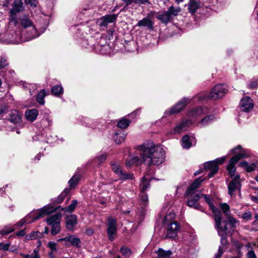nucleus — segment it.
I'll return each instance as SVG.
<instances>
[{
	"instance_id": "nucleus-1",
	"label": "nucleus",
	"mask_w": 258,
	"mask_h": 258,
	"mask_svg": "<svg viewBox=\"0 0 258 258\" xmlns=\"http://www.w3.org/2000/svg\"><path fill=\"white\" fill-rule=\"evenodd\" d=\"M137 149L146 165L158 166L165 160V153L163 148L153 142L144 143L138 146Z\"/></svg>"
},
{
	"instance_id": "nucleus-2",
	"label": "nucleus",
	"mask_w": 258,
	"mask_h": 258,
	"mask_svg": "<svg viewBox=\"0 0 258 258\" xmlns=\"http://www.w3.org/2000/svg\"><path fill=\"white\" fill-rule=\"evenodd\" d=\"M56 208L51 205H47L37 211L30 212L23 219L20 220L17 223L18 226H22L24 224H31L46 215H48L55 212Z\"/></svg>"
},
{
	"instance_id": "nucleus-3",
	"label": "nucleus",
	"mask_w": 258,
	"mask_h": 258,
	"mask_svg": "<svg viewBox=\"0 0 258 258\" xmlns=\"http://www.w3.org/2000/svg\"><path fill=\"white\" fill-rule=\"evenodd\" d=\"M231 152L235 154V155L230 159L227 168L231 177H232L236 170L235 165L240 159L245 158L248 155L240 145L232 150Z\"/></svg>"
},
{
	"instance_id": "nucleus-4",
	"label": "nucleus",
	"mask_w": 258,
	"mask_h": 258,
	"mask_svg": "<svg viewBox=\"0 0 258 258\" xmlns=\"http://www.w3.org/2000/svg\"><path fill=\"white\" fill-rule=\"evenodd\" d=\"M181 12V9L179 7H170L167 11L159 13L156 18L162 23L167 24L171 22L172 19L177 16Z\"/></svg>"
},
{
	"instance_id": "nucleus-5",
	"label": "nucleus",
	"mask_w": 258,
	"mask_h": 258,
	"mask_svg": "<svg viewBox=\"0 0 258 258\" xmlns=\"http://www.w3.org/2000/svg\"><path fill=\"white\" fill-rule=\"evenodd\" d=\"M213 213L215 215V221L216 228L218 231L219 236L227 235V234L230 233L233 231L232 228L229 229L227 226L228 224L227 222L225 223L224 226L223 227L221 226L222 221V214L219 209H213Z\"/></svg>"
},
{
	"instance_id": "nucleus-6",
	"label": "nucleus",
	"mask_w": 258,
	"mask_h": 258,
	"mask_svg": "<svg viewBox=\"0 0 258 258\" xmlns=\"http://www.w3.org/2000/svg\"><path fill=\"white\" fill-rule=\"evenodd\" d=\"M226 160L225 157L220 158H217L215 160L206 162L204 163V169L206 170H210V172L208 175V177L210 178L212 177L219 170V164H221Z\"/></svg>"
},
{
	"instance_id": "nucleus-7",
	"label": "nucleus",
	"mask_w": 258,
	"mask_h": 258,
	"mask_svg": "<svg viewBox=\"0 0 258 258\" xmlns=\"http://www.w3.org/2000/svg\"><path fill=\"white\" fill-rule=\"evenodd\" d=\"M20 23L24 28H31V34L29 36V39H32L38 37L39 34L37 32L33 22L26 15H24L19 18Z\"/></svg>"
},
{
	"instance_id": "nucleus-8",
	"label": "nucleus",
	"mask_w": 258,
	"mask_h": 258,
	"mask_svg": "<svg viewBox=\"0 0 258 258\" xmlns=\"http://www.w3.org/2000/svg\"><path fill=\"white\" fill-rule=\"evenodd\" d=\"M228 89L223 85L218 84L212 88L209 94V97L213 100L222 98L227 92Z\"/></svg>"
},
{
	"instance_id": "nucleus-9",
	"label": "nucleus",
	"mask_w": 258,
	"mask_h": 258,
	"mask_svg": "<svg viewBox=\"0 0 258 258\" xmlns=\"http://www.w3.org/2000/svg\"><path fill=\"white\" fill-rule=\"evenodd\" d=\"M240 188L241 182L240 176L239 175H236L228 184V194L232 197L235 195L236 192H240Z\"/></svg>"
},
{
	"instance_id": "nucleus-10",
	"label": "nucleus",
	"mask_w": 258,
	"mask_h": 258,
	"mask_svg": "<svg viewBox=\"0 0 258 258\" xmlns=\"http://www.w3.org/2000/svg\"><path fill=\"white\" fill-rule=\"evenodd\" d=\"M112 169L113 172L119 177L120 179H132L133 174L130 172H126L123 170L118 163H112Z\"/></svg>"
},
{
	"instance_id": "nucleus-11",
	"label": "nucleus",
	"mask_w": 258,
	"mask_h": 258,
	"mask_svg": "<svg viewBox=\"0 0 258 258\" xmlns=\"http://www.w3.org/2000/svg\"><path fill=\"white\" fill-rule=\"evenodd\" d=\"M23 3L21 0H15L12 4V8L10 10L11 21L17 23L16 15L23 11Z\"/></svg>"
},
{
	"instance_id": "nucleus-12",
	"label": "nucleus",
	"mask_w": 258,
	"mask_h": 258,
	"mask_svg": "<svg viewBox=\"0 0 258 258\" xmlns=\"http://www.w3.org/2000/svg\"><path fill=\"white\" fill-rule=\"evenodd\" d=\"M188 103V99L184 98L173 106L169 110H166L165 112V114L169 115L172 114L177 113L181 111Z\"/></svg>"
},
{
	"instance_id": "nucleus-13",
	"label": "nucleus",
	"mask_w": 258,
	"mask_h": 258,
	"mask_svg": "<svg viewBox=\"0 0 258 258\" xmlns=\"http://www.w3.org/2000/svg\"><path fill=\"white\" fill-rule=\"evenodd\" d=\"M107 226L108 237L111 241H112L114 239L117 232L116 220L112 218H108Z\"/></svg>"
},
{
	"instance_id": "nucleus-14",
	"label": "nucleus",
	"mask_w": 258,
	"mask_h": 258,
	"mask_svg": "<svg viewBox=\"0 0 258 258\" xmlns=\"http://www.w3.org/2000/svg\"><path fill=\"white\" fill-rule=\"evenodd\" d=\"M167 232L166 237L170 238H174L177 236V232L179 230L180 226L178 223L173 221V222L166 224Z\"/></svg>"
},
{
	"instance_id": "nucleus-15",
	"label": "nucleus",
	"mask_w": 258,
	"mask_h": 258,
	"mask_svg": "<svg viewBox=\"0 0 258 258\" xmlns=\"http://www.w3.org/2000/svg\"><path fill=\"white\" fill-rule=\"evenodd\" d=\"M253 108L252 100L249 97H244L240 100L239 108L244 112H249Z\"/></svg>"
},
{
	"instance_id": "nucleus-16",
	"label": "nucleus",
	"mask_w": 258,
	"mask_h": 258,
	"mask_svg": "<svg viewBox=\"0 0 258 258\" xmlns=\"http://www.w3.org/2000/svg\"><path fill=\"white\" fill-rule=\"evenodd\" d=\"M187 205L189 207H194V183H192L187 188L185 194Z\"/></svg>"
},
{
	"instance_id": "nucleus-17",
	"label": "nucleus",
	"mask_w": 258,
	"mask_h": 258,
	"mask_svg": "<svg viewBox=\"0 0 258 258\" xmlns=\"http://www.w3.org/2000/svg\"><path fill=\"white\" fill-rule=\"evenodd\" d=\"M66 227L69 230H73L74 227L77 224V217L76 215L72 214L66 218Z\"/></svg>"
},
{
	"instance_id": "nucleus-18",
	"label": "nucleus",
	"mask_w": 258,
	"mask_h": 258,
	"mask_svg": "<svg viewBox=\"0 0 258 258\" xmlns=\"http://www.w3.org/2000/svg\"><path fill=\"white\" fill-rule=\"evenodd\" d=\"M58 241H65L70 242L73 246L80 247L79 244L81 243L80 239L74 235L66 236L64 238L58 239Z\"/></svg>"
},
{
	"instance_id": "nucleus-19",
	"label": "nucleus",
	"mask_w": 258,
	"mask_h": 258,
	"mask_svg": "<svg viewBox=\"0 0 258 258\" xmlns=\"http://www.w3.org/2000/svg\"><path fill=\"white\" fill-rule=\"evenodd\" d=\"M144 162L142 161V158L140 156L139 158L138 156H130L125 161V165L128 167H131L134 165H139Z\"/></svg>"
},
{
	"instance_id": "nucleus-20",
	"label": "nucleus",
	"mask_w": 258,
	"mask_h": 258,
	"mask_svg": "<svg viewBox=\"0 0 258 258\" xmlns=\"http://www.w3.org/2000/svg\"><path fill=\"white\" fill-rule=\"evenodd\" d=\"M25 115L28 120L33 122L36 120L38 115V111L36 109L27 110L25 111Z\"/></svg>"
},
{
	"instance_id": "nucleus-21",
	"label": "nucleus",
	"mask_w": 258,
	"mask_h": 258,
	"mask_svg": "<svg viewBox=\"0 0 258 258\" xmlns=\"http://www.w3.org/2000/svg\"><path fill=\"white\" fill-rule=\"evenodd\" d=\"M137 26L139 27H146L148 29L152 30L153 29V22L148 18H145L141 20H140L137 24Z\"/></svg>"
},
{
	"instance_id": "nucleus-22",
	"label": "nucleus",
	"mask_w": 258,
	"mask_h": 258,
	"mask_svg": "<svg viewBox=\"0 0 258 258\" xmlns=\"http://www.w3.org/2000/svg\"><path fill=\"white\" fill-rule=\"evenodd\" d=\"M188 123V121H182L177 124L173 130L174 134H179L185 131L186 130Z\"/></svg>"
},
{
	"instance_id": "nucleus-23",
	"label": "nucleus",
	"mask_w": 258,
	"mask_h": 258,
	"mask_svg": "<svg viewBox=\"0 0 258 258\" xmlns=\"http://www.w3.org/2000/svg\"><path fill=\"white\" fill-rule=\"evenodd\" d=\"M61 217L60 213H56L51 215L46 219L47 223L49 225H52L55 223H60L59 220Z\"/></svg>"
},
{
	"instance_id": "nucleus-24",
	"label": "nucleus",
	"mask_w": 258,
	"mask_h": 258,
	"mask_svg": "<svg viewBox=\"0 0 258 258\" xmlns=\"http://www.w3.org/2000/svg\"><path fill=\"white\" fill-rule=\"evenodd\" d=\"M80 180V175L79 174L74 175L69 181L70 190L71 188H75L79 181Z\"/></svg>"
},
{
	"instance_id": "nucleus-25",
	"label": "nucleus",
	"mask_w": 258,
	"mask_h": 258,
	"mask_svg": "<svg viewBox=\"0 0 258 258\" xmlns=\"http://www.w3.org/2000/svg\"><path fill=\"white\" fill-rule=\"evenodd\" d=\"M156 253L157 254L156 258H170L172 254L170 250H164L162 248H159Z\"/></svg>"
},
{
	"instance_id": "nucleus-26",
	"label": "nucleus",
	"mask_w": 258,
	"mask_h": 258,
	"mask_svg": "<svg viewBox=\"0 0 258 258\" xmlns=\"http://www.w3.org/2000/svg\"><path fill=\"white\" fill-rule=\"evenodd\" d=\"M21 117L20 113L16 111H13L10 114V121L13 123H18L21 120Z\"/></svg>"
},
{
	"instance_id": "nucleus-27",
	"label": "nucleus",
	"mask_w": 258,
	"mask_h": 258,
	"mask_svg": "<svg viewBox=\"0 0 258 258\" xmlns=\"http://www.w3.org/2000/svg\"><path fill=\"white\" fill-rule=\"evenodd\" d=\"M126 137V134L123 132H120L119 133H116L113 137L114 142L117 144H119L123 142Z\"/></svg>"
},
{
	"instance_id": "nucleus-28",
	"label": "nucleus",
	"mask_w": 258,
	"mask_h": 258,
	"mask_svg": "<svg viewBox=\"0 0 258 258\" xmlns=\"http://www.w3.org/2000/svg\"><path fill=\"white\" fill-rule=\"evenodd\" d=\"M215 119L216 117L213 115H208L201 119L199 123L202 126H205L215 120Z\"/></svg>"
},
{
	"instance_id": "nucleus-29",
	"label": "nucleus",
	"mask_w": 258,
	"mask_h": 258,
	"mask_svg": "<svg viewBox=\"0 0 258 258\" xmlns=\"http://www.w3.org/2000/svg\"><path fill=\"white\" fill-rule=\"evenodd\" d=\"M181 145L183 148L188 149L192 145L190 138L188 135H186L184 136L181 141Z\"/></svg>"
},
{
	"instance_id": "nucleus-30",
	"label": "nucleus",
	"mask_w": 258,
	"mask_h": 258,
	"mask_svg": "<svg viewBox=\"0 0 258 258\" xmlns=\"http://www.w3.org/2000/svg\"><path fill=\"white\" fill-rule=\"evenodd\" d=\"M150 181L146 179L145 177H143L141 179V181L140 184V189L141 192H145L150 186Z\"/></svg>"
},
{
	"instance_id": "nucleus-31",
	"label": "nucleus",
	"mask_w": 258,
	"mask_h": 258,
	"mask_svg": "<svg viewBox=\"0 0 258 258\" xmlns=\"http://www.w3.org/2000/svg\"><path fill=\"white\" fill-rule=\"evenodd\" d=\"M43 236V233L39 231H33L29 234L26 236V238L28 240L36 239L37 238H41Z\"/></svg>"
},
{
	"instance_id": "nucleus-32",
	"label": "nucleus",
	"mask_w": 258,
	"mask_h": 258,
	"mask_svg": "<svg viewBox=\"0 0 258 258\" xmlns=\"http://www.w3.org/2000/svg\"><path fill=\"white\" fill-rule=\"evenodd\" d=\"M209 112V109L206 106L197 107L195 109V115H206Z\"/></svg>"
},
{
	"instance_id": "nucleus-33",
	"label": "nucleus",
	"mask_w": 258,
	"mask_h": 258,
	"mask_svg": "<svg viewBox=\"0 0 258 258\" xmlns=\"http://www.w3.org/2000/svg\"><path fill=\"white\" fill-rule=\"evenodd\" d=\"M77 205L78 201L77 200H73L72 203L68 207L62 208L61 210L65 212H72L74 211Z\"/></svg>"
},
{
	"instance_id": "nucleus-34",
	"label": "nucleus",
	"mask_w": 258,
	"mask_h": 258,
	"mask_svg": "<svg viewBox=\"0 0 258 258\" xmlns=\"http://www.w3.org/2000/svg\"><path fill=\"white\" fill-rule=\"evenodd\" d=\"M175 217V214L172 212H169L168 214H167L163 220V223L165 225L168 224L173 222V220Z\"/></svg>"
},
{
	"instance_id": "nucleus-35",
	"label": "nucleus",
	"mask_w": 258,
	"mask_h": 258,
	"mask_svg": "<svg viewBox=\"0 0 258 258\" xmlns=\"http://www.w3.org/2000/svg\"><path fill=\"white\" fill-rule=\"evenodd\" d=\"M51 91L52 94L54 95L58 96L62 94L63 89L60 86L55 85L51 88Z\"/></svg>"
},
{
	"instance_id": "nucleus-36",
	"label": "nucleus",
	"mask_w": 258,
	"mask_h": 258,
	"mask_svg": "<svg viewBox=\"0 0 258 258\" xmlns=\"http://www.w3.org/2000/svg\"><path fill=\"white\" fill-rule=\"evenodd\" d=\"M130 124V120L122 118L118 121L117 123V126L120 128H125L129 126Z\"/></svg>"
},
{
	"instance_id": "nucleus-37",
	"label": "nucleus",
	"mask_w": 258,
	"mask_h": 258,
	"mask_svg": "<svg viewBox=\"0 0 258 258\" xmlns=\"http://www.w3.org/2000/svg\"><path fill=\"white\" fill-rule=\"evenodd\" d=\"M51 226V233L52 235H55L60 232L61 229L60 223H55Z\"/></svg>"
},
{
	"instance_id": "nucleus-38",
	"label": "nucleus",
	"mask_w": 258,
	"mask_h": 258,
	"mask_svg": "<svg viewBox=\"0 0 258 258\" xmlns=\"http://www.w3.org/2000/svg\"><path fill=\"white\" fill-rule=\"evenodd\" d=\"M46 96L45 90H42L37 96V101L40 104L43 105L44 104V98Z\"/></svg>"
},
{
	"instance_id": "nucleus-39",
	"label": "nucleus",
	"mask_w": 258,
	"mask_h": 258,
	"mask_svg": "<svg viewBox=\"0 0 258 258\" xmlns=\"http://www.w3.org/2000/svg\"><path fill=\"white\" fill-rule=\"evenodd\" d=\"M209 93L208 92H201L196 96V98L199 101L202 102L206 100L208 98H210L209 97Z\"/></svg>"
},
{
	"instance_id": "nucleus-40",
	"label": "nucleus",
	"mask_w": 258,
	"mask_h": 258,
	"mask_svg": "<svg viewBox=\"0 0 258 258\" xmlns=\"http://www.w3.org/2000/svg\"><path fill=\"white\" fill-rule=\"evenodd\" d=\"M70 192V188H65L63 192H62L60 195L58 197L56 202L57 203H61L63 201L66 196Z\"/></svg>"
},
{
	"instance_id": "nucleus-41",
	"label": "nucleus",
	"mask_w": 258,
	"mask_h": 258,
	"mask_svg": "<svg viewBox=\"0 0 258 258\" xmlns=\"http://www.w3.org/2000/svg\"><path fill=\"white\" fill-rule=\"evenodd\" d=\"M252 229L254 231H258V213L254 215V220L251 224Z\"/></svg>"
},
{
	"instance_id": "nucleus-42",
	"label": "nucleus",
	"mask_w": 258,
	"mask_h": 258,
	"mask_svg": "<svg viewBox=\"0 0 258 258\" xmlns=\"http://www.w3.org/2000/svg\"><path fill=\"white\" fill-rule=\"evenodd\" d=\"M220 208L226 216L230 215V207L228 204L226 203L220 204Z\"/></svg>"
},
{
	"instance_id": "nucleus-43",
	"label": "nucleus",
	"mask_w": 258,
	"mask_h": 258,
	"mask_svg": "<svg viewBox=\"0 0 258 258\" xmlns=\"http://www.w3.org/2000/svg\"><path fill=\"white\" fill-rule=\"evenodd\" d=\"M15 230L13 227L6 226L1 231L0 234L3 235H5L12 233Z\"/></svg>"
},
{
	"instance_id": "nucleus-44",
	"label": "nucleus",
	"mask_w": 258,
	"mask_h": 258,
	"mask_svg": "<svg viewBox=\"0 0 258 258\" xmlns=\"http://www.w3.org/2000/svg\"><path fill=\"white\" fill-rule=\"evenodd\" d=\"M228 221L227 223L231 226V227L232 229L236 227V225L238 223V221L234 218L233 217L230 216V215L227 216Z\"/></svg>"
},
{
	"instance_id": "nucleus-45",
	"label": "nucleus",
	"mask_w": 258,
	"mask_h": 258,
	"mask_svg": "<svg viewBox=\"0 0 258 258\" xmlns=\"http://www.w3.org/2000/svg\"><path fill=\"white\" fill-rule=\"evenodd\" d=\"M104 19L106 21L107 24L112 23L116 19V15L114 14L107 15L104 16Z\"/></svg>"
},
{
	"instance_id": "nucleus-46",
	"label": "nucleus",
	"mask_w": 258,
	"mask_h": 258,
	"mask_svg": "<svg viewBox=\"0 0 258 258\" xmlns=\"http://www.w3.org/2000/svg\"><path fill=\"white\" fill-rule=\"evenodd\" d=\"M120 252L123 256L126 257H129L132 254V251L126 247H122L120 249Z\"/></svg>"
},
{
	"instance_id": "nucleus-47",
	"label": "nucleus",
	"mask_w": 258,
	"mask_h": 258,
	"mask_svg": "<svg viewBox=\"0 0 258 258\" xmlns=\"http://www.w3.org/2000/svg\"><path fill=\"white\" fill-rule=\"evenodd\" d=\"M205 179V178H204L202 176L195 179V189L199 188L202 182L204 181Z\"/></svg>"
},
{
	"instance_id": "nucleus-48",
	"label": "nucleus",
	"mask_w": 258,
	"mask_h": 258,
	"mask_svg": "<svg viewBox=\"0 0 258 258\" xmlns=\"http://www.w3.org/2000/svg\"><path fill=\"white\" fill-rule=\"evenodd\" d=\"M252 216L251 213L250 211H247L243 213L241 217L245 220L248 221L252 218Z\"/></svg>"
},
{
	"instance_id": "nucleus-49",
	"label": "nucleus",
	"mask_w": 258,
	"mask_h": 258,
	"mask_svg": "<svg viewBox=\"0 0 258 258\" xmlns=\"http://www.w3.org/2000/svg\"><path fill=\"white\" fill-rule=\"evenodd\" d=\"M204 195H203L200 191H196L195 190V201H198L199 200L202 199L204 197Z\"/></svg>"
},
{
	"instance_id": "nucleus-50",
	"label": "nucleus",
	"mask_w": 258,
	"mask_h": 258,
	"mask_svg": "<svg viewBox=\"0 0 258 258\" xmlns=\"http://www.w3.org/2000/svg\"><path fill=\"white\" fill-rule=\"evenodd\" d=\"M140 197L141 200L144 203V204H146L148 201L147 195L145 192H141Z\"/></svg>"
},
{
	"instance_id": "nucleus-51",
	"label": "nucleus",
	"mask_w": 258,
	"mask_h": 258,
	"mask_svg": "<svg viewBox=\"0 0 258 258\" xmlns=\"http://www.w3.org/2000/svg\"><path fill=\"white\" fill-rule=\"evenodd\" d=\"M97 23L101 27H106L108 25L106 21L104 19V16L102 17L100 19H98Z\"/></svg>"
},
{
	"instance_id": "nucleus-52",
	"label": "nucleus",
	"mask_w": 258,
	"mask_h": 258,
	"mask_svg": "<svg viewBox=\"0 0 258 258\" xmlns=\"http://www.w3.org/2000/svg\"><path fill=\"white\" fill-rule=\"evenodd\" d=\"M10 244L9 243H4V242H1L0 243V250H8L9 248L10 247Z\"/></svg>"
},
{
	"instance_id": "nucleus-53",
	"label": "nucleus",
	"mask_w": 258,
	"mask_h": 258,
	"mask_svg": "<svg viewBox=\"0 0 258 258\" xmlns=\"http://www.w3.org/2000/svg\"><path fill=\"white\" fill-rule=\"evenodd\" d=\"M8 65V62L7 59L3 57L0 58V69L4 68Z\"/></svg>"
},
{
	"instance_id": "nucleus-54",
	"label": "nucleus",
	"mask_w": 258,
	"mask_h": 258,
	"mask_svg": "<svg viewBox=\"0 0 258 258\" xmlns=\"http://www.w3.org/2000/svg\"><path fill=\"white\" fill-rule=\"evenodd\" d=\"M25 2L31 7H36L38 4L37 0H25Z\"/></svg>"
},
{
	"instance_id": "nucleus-55",
	"label": "nucleus",
	"mask_w": 258,
	"mask_h": 258,
	"mask_svg": "<svg viewBox=\"0 0 258 258\" xmlns=\"http://www.w3.org/2000/svg\"><path fill=\"white\" fill-rule=\"evenodd\" d=\"M47 246L49 248L51 249L52 251H56L57 250L56 244L54 242L49 241L48 243Z\"/></svg>"
},
{
	"instance_id": "nucleus-56",
	"label": "nucleus",
	"mask_w": 258,
	"mask_h": 258,
	"mask_svg": "<svg viewBox=\"0 0 258 258\" xmlns=\"http://www.w3.org/2000/svg\"><path fill=\"white\" fill-rule=\"evenodd\" d=\"M39 250L38 248H35L33 250V252L30 254L31 258H40V255L38 253Z\"/></svg>"
},
{
	"instance_id": "nucleus-57",
	"label": "nucleus",
	"mask_w": 258,
	"mask_h": 258,
	"mask_svg": "<svg viewBox=\"0 0 258 258\" xmlns=\"http://www.w3.org/2000/svg\"><path fill=\"white\" fill-rule=\"evenodd\" d=\"M223 253V248L222 246H219L217 253L215 254V258H220Z\"/></svg>"
},
{
	"instance_id": "nucleus-58",
	"label": "nucleus",
	"mask_w": 258,
	"mask_h": 258,
	"mask_svg": "<svg viewBox=\"0 0 258 258\" xmlns=\"http://www.w3.org/2000/svg\"><path fill=\"white\" fill-rule=\"evenodd\" d=\"M203 198L205 200L207 203H208L210 205V207H211L213 211V209H217V208H214L213 206L210 205L211 199L209 197L204 195Z\"/></svg>"
},
{
	"instance_id": "nucleus-59",
	"label": "nucleus",
	"mask_w": 258,
	"mask_h": 258,
	"mask_svg": "<svg viewBox=\"0 0 258 258\" xmlns=\"http://www.w3.org/2000/svg\"><path fill=\"white\" fill-rule=\"evenodd\" d=\"M251 89H255L258 87V81H253L249 85Z\"/></svg>"
},
{
	"instance_id": "nucleus-60",
	"label": "nucleus",
	"mask_w": 258,
	"mask_h": 258,
	"mask_svg": "<svg viewBox=\"0 0 258 258\" xmlns=\"http://www.w3.org/2000/svg\"><path fill=\"white\" fill-rule=\"evenodd\" d=\"M194 0H190L189 3L188 10L189 12L191 14H194Z\"/></svg>"
},
{
	"instance_id": "nucleus-61",
	"label": "nucleus",
	"mask_w": 258,
	"mask_h": 258,
	"mask_svg": "<svg viewBox=\"0 0 258 258\" xmlns=\"http://www.w3.org/2000/svg\"><path fill=\"white\" fill-rule=\"evenodd\" d=\"M134 3L138 5L149 3L148 0H135Z\"/></svg>"
},
{
	"instance_id": "nucleus-62",
	"label": "nucleus",
	"mask_w": 258,
	"mask_h": 258,
	"mask_svg": "<svg viewBox=\"0 0 258 258\" xmlns=\"http://www.w3.org/2000/svg\"><path fill=\"white\" fill-rule=\"evenodd\" d=\"M247 258H256V255L253 250H250L247 254Z\"/></svg>"
},
{
	"instance_id": "nucleus-63",
	"label": "nucleus",
	"mask_w": 258,
	"mask_h": 258,
	"mask_svg": "<svg viewBox=\"0 0 258 258\" xmlns=\"http://www.w3.org/2000/svg\"><path fill=\"white\" fill-rule=\"evenodd\" d=\"M255 166L254 164L250 165H248V164L245 169L247 172H250L254 170Z\"/></svg>"
},
{
	"instance_id": "nucleus-64",
	"label": "nucleus",
	"mask_w": 258,
	"mask_h": 258,
	"mask_svg": "<svg viewBox=\"0 0 258 258\" xmlns=\"http://www.w3.org/2000/svg\"><path fill=\"white\" fill-rule=\"evenodd\" d=\"M106 159V156L105 154L102 155L98 157V160L101 163L105 161Z\"/></svg>"
}]
</instances>
